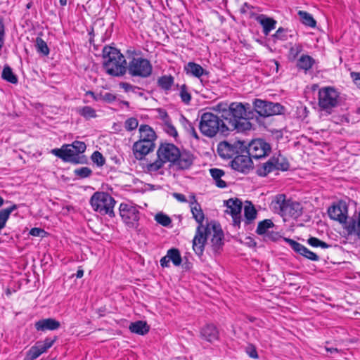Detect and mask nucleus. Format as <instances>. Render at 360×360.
<instances>
[{
    "instance_id": "19",
    "label": "nucleus",
    "mask_w": 360,
    "mask_h": 360,
    "mask_svg": "<svg viewBox=\"0 0 360 360\" xmlns=\"http://www.w3.org/2000/svg\"><path fill=\"white\" fill-rule=\"evenodd\" d=\"M194 159V155L190 151L179 150V155H177L176 160L172 165L180 170L188 169L193 164Z\"/></svg>"
},
{
    "instance_id": "41",
    "label": "nucleus",
    "mask_w": 360,
    "mask_h": 360,
    "mask_svg": "<svg viewBox=\"0 0 360 360\" xmlns=\"http://www.w3.org/2000/svg\"><path fill=\"white\" fill-rule=\"evenodd\" d=\"M77 112L86 120L96 117V110L91 106H83L77 108Z\"/></svg>"
},
{
    "instance_id": "42",
    "label": "nucleus",
    "mask_w": 360,
    "mask_h": 360,
    "mask_svg": "<svg viewBox=\"0 0 360 360\" xmlns=\"http://www.w3.org/2000/svg\"><path fill=\"white\" fill-rule=\"evenodd\" d=\"M45 352L41 346L36 342L35 345L30 347L27 352L26 358L27 360H34L39 357L41 354Z\"/></svg>"
},
{
    "instance_id": "63",
    "label": "nucleus",
    "mask_w": 360,
    "mask_h": 360,
    "mask_svg": "<svg viewBox=\"0 0 360 360\" xmlns=\"http://www.w3.org/2000/svg\"><path fill=\"white\" fill-rule=\"evenodd\" d=\"M172 195L176 200H177L178 201H179L181 202H187L186 198L184 194L179 193H173Z\"/></svg>"
},
{
    "instance_id": "53",
    "label": "nucleus",
    "mask_w": 360,
    "mask_h": 360,
    "mask_svg": "<svg viewBox=\"0 0 360 360\" xmlns=\"http://www.w3.org/2000/svg\"><path fill=\"white\" fill-rule=\"evenodd\" d=\"M138 120L135 117H130L124 122V127L129 131L136 129L138 127Z\"/></svg>"
},
{
    "instance_id": "33",
    "label": "nucleus",
    "mask_w": 360,
    "mask_h": 360,
    "mask_svg": "<svg viewBox=\"0 0 360 360\" xmlns=\"http://www.w3.org/2000/svg\"><path fill=\"white\" fill-rule=\"evenodd\" d=\"M129 328L133 333L144 335L148 333L150 326L146 321H137L135 322H131Z\"/></svg>"
},
{
    "instance_id": "11",
    "label": "nucleus",
    "mask_w": 360,
    "mask_h": 360,
    "mask_svg": "<svg viewBox=\"0 0 360 360\" xmlns=\"http://www.w3.org/2000/svg\"><path fill=\"white\" fill-rule=\"evenodd\" d=\"M120 215L123 222L129 228H137L139 220V211L131 205L121 203L119 207Z\"/></svg>"
},
{
    "instance_id": "3",
    "label": "nucleus",
    "mask_w": 360,
    "mask_h": 360,
    "mask_svg": "<svg viewBox=\"0 0 360 360\" xmlns=\"http://www.w3.org/2000/svg\"><path fill=\"white\" fill-rule=\"evenodd\" d=\"M224 126H226L224 120L212 112H205L201 115L199 129L200 132L207 137L212 138L217 134L229 135L230 133L229 129H226Z\"/></svg>"
},
{
    "instance_id": "2",
    "label": "nucleus",
    "mask_w": 360,
    "mask_h": 360,
    "mask_svg": "<svg viewBox=\"0 0 360 360\" xmlns=\"http://www.w3.org/2000/svg\"><path fill=\"white\" fill-rule=\"evenodd\" d=\"M103 67L105 72L113 77L123 76L127 72V61L117 49L105 46L102 51Z\"/></svg>"
},
{
    "instance_id": "57",
    "label": "nucleus",
    "mask_w": 360,
    "mask_h": 360,
    "mask_svg": "<svg viewBox=\"0 0 360 360\" xmlns=\"http://www.w3.org/2000/svg\"><path fill=\"white\" fill-rule=\"evenodd\" d=\"M302 51V46L300 44H295L290 49V53L293 56V58H295L299 53Z\"/></svg>"
},
{
    "instance_id": "40",
    "label": "nucleus",
    "mask_w": 360,
    "mask_h": 360,
    "mask_svg": "<svg viewBox=\"0 0 360 360\" xmlns=\"http://www.w3.org/2000/svg\"><path fill=\"white\" fill-rule=\"evenodd\" d=\"M291 30L288 28L279 27L276 32L271 35V39L274 43H276L278 41H286L288 38V33Z\"/></svg>"
},
{
    "instance_id": "48",
    "label": "nucleus",
    "mask_w": 360,
    "mask_h": 360,
    "mask_svg": "<svg viewBox=\"0 0 360 360\" xmlns=\"http://www.w3.org/2000/svg\"><path fill=\"white\" fill-rule=\"evenodd\" d=\"M68 146H71L77 155L83 153L86 149L85 143L79 141H75L71 144H68Z\"/></svg>"
},
{
    "instance_id": "27",
    "label": "nucleus",
    "mask_w": 360,
    "mask_h": 360,
    "mask_svg": "<svg viewBox=\"0 0 360 360\" xmlns=\"http://www.w3.org/2000/svg\"><path fill=\"white\" fill-rule=\"evenodd\" d=\"M139 141L144 143H155L157 136L152 127L147 124H142L139 127Z\"/></svg>"
},
{
    "instance_id": "17",
    "label": "nucleus",
    "mask_w": 360,
    "mask_h": 360,
    "mask_svg": "<svg viewBox=\"0 0 360 360\" xmlns=\"http://www.w3.org/2000/svg\"><path fill=\"white\" fill-rule=\"evenodd\" d=\"M232 169L241 173L247 174L253 168L252 158L250 155L237 154L231 162Z\"/></svg>"
},
{
    "instance_id": "39",
    "label": "nucleus",
    "mask_w": 360,
    "mask_h": 360,
    "mask_svg": "<svg viewBox=\"0 0 360 360\" xmlns=\"http://www.w3.org/2000/svg\"><path fill=\"white\" fill-rule=\"evenodd\" d=\"M89 93L92 95L95 101H102L107 103H111L115 101L117 99V96L115 94L110 92H105L104 94L101 93L98 95H95L94 93L92 91H89Z\"/></svg>"
},
{
    "instance_id": "46",
    "label": "nucleus",
    "mask_w": 360,
    "mask_h": 360,
    "mask_svg": "<svg viewBox=\"0 0 360 360\" xmlns=\"http://www.w3.org/2000/svg\"><path fill=\"white\" fill-rule=\"evenodd\" d=\"M182 124L184 125V127L186 130V131L194 139L196 140H199V136L198 133L195 131V127L193 124L187 119H186L184 117H183V122Z\"/></svg>"
},
{
    "instance_id": "60",
    "label": "nucleus",
    "mask_w": 360,
    "mask_h": 360,
    "mask_svg": "<svg viewBox=\"0 0 360 360\" xmlns=\"http://www.w3.org/2000/svg\"><path fill=\"white\" fill-rule=\"evenodd\" d=\"M45 231L40 228H32L30 231V234L32 236H42V233H45Z\"/></svg>"
},
{
    "instance_id": "24",
    "label": "nucleus",
    "mask_w": 360,
    "mask_h": 360,
    "mask_svg": "<svg viewBox=\"0 0 360 360\" xmlns=\"http://www.w3.org/2000/svg\"><path fill=\"white\" fill-rule=\"evenodd\" d=\"M255 20L262 26V32L265 36H268L271 31L276 28V25L277 24V21L276 20L268 17L264 14L258 15L255 18Z\"/></svg>"
},
{
    "instance_id": "28",
    "label": "nucleus",
    "mask_w": 360,
    "mask_h": 360,
    "mask_svg": "<svg viewBox=\"0 0 360 360\" xmlns=\"http://www.w3.org/2000/svg\"><path fill=\"white\" fill-rule=\"evenodd\" d=\"M345 232L347 236H356L360 239V210L358 218L350 217L346 222Z\"/></svg>"
},
{
    "instance_id": "34",
    "label": "nucleus",
    "mask_w": 360,
    "mask_h": 360,
    "mask_svg": "<svg viewBox=\"0 0 360 360\" xmlns=\"http://www.w3.org/2000/svg\"><path fill=\"white\" fill-rule=\"evenodd\" d=\"M210 173L218 188H224L227 186L226 182L221 179V177L225 174L224 170L218 168H212L210 169Z\"/></svg>"
},
{
    "instance_id": "4",
    "label": "nucleus",
    "mask_w": 360,
    "mask_h": 360,
    "mask_svg": "<svg viewBox=\"0 0 360 360\" xmlns=\"http://www.w3.org/2000/svg\"><path fill=\"white\" fill-rule=\"evenodd\" d=\"M340 94L333 86H323L319 89L318 105L320 110L330 115L340 105Z\"/></svg>"
},
{
    "instance_id": "64",
    "label": "nucleus",
    "mask_w": 360,
    "mask_h": 360,
    "mask_svg": "<svg viewBox=\"0 0 360 360\" xmlns=\"http://www.w3.org/2000/svg\"><path fill=\"white\" fill-rule=\"evenodd\" d=\"M169 261L170 260H169L168 256L166 255L165 257H163L160 259V263L161 266L163 268L169 267Z\"/></svg>"
},
{
    "instance_id": "1",
    "label": "nucleus",
    "mask_w": 360,
    "mask_h": 360,
    "mask_svg": "<svg viewBox=\"0 0 360 360\" xmlns=\"http://www.w3.org/2000/svg\"><path fill=\"white\" fill-rule=\"evenodd\" d=\"M217 108L221 112L220 117L226 122V126H224V128L229 129V132L234 130L243 132L251 129L252 124L248 115V110L250 108L248 103H232L228 108L226 105L220 103Z\"/></svg>"
},
{
    "instance_id": "35",
    "label": "nucleus",
    "mask_w": 360,
    "mask_h": 360,
    "mask_svg": "<svg viewBox=\"0 0 360 360\" xmlns=\"http://www.w3.org/2000/svg\"><path fill=\"white\" fill-rule=\"evenodd\" d=\"M174 82V77L171 75H162L158 79V86L165 91L171 90Z\"/></svg>"
},
{
    "instance_id": "54",
    "label": "nucleus",
    "mask_w": 360,
    "mask_h": 360,
    "mask_svg": "<svg viewBox=\"0 0 360 360\" xmlns=\"http://www.w3.org/2000/svg\"><path fill=\"white\" fill-rule=\"evenodd\" d=\"M164 164L165 162H162V160L158 158L156 161L147 165V169L150 172H157L163 167Z\"/></svg>"
},
{
    "instance_id": "14",
    "label": "nucleus",
    "mask_w": 360,
    "mask_h": 360,
    "mask_svg": "<svg viewBox=\"0 0 360 360\" xmlns=\"http://www.w3.org/2000/svg\"><path fill=\"white\" fill-rule=\"evenodd\" d=\"M209 233H210V230L208 226H197L195 235L193 239V250L198 256H201L203 254L205 245Z\"/></svg>"
},
{
    "instance_id": "8",
    "label": "nucleus",
    "mask_w": 360,
    "mask_h": 360,
    "mask_svg": "<svg viewBox=\"0 0 360 360\" xmlns=\"http://www.w3.org/2000/svg\"><path fill=\"white\" fill-rule=\"evenodd\" d=\"M252 105L254 110L260 117H264L281 115L285 110V108L279 103H274L259 98H255L252 102Z\"/></svg>"
},
{
    "instance_id": "13",
    "label": "nucleus",
    "mask_w": 360,
    "mask_h": 360,
    "mask_svg": "<svg viewBox=\"0 0 360 360\" xmlns=\"http://www.w3.org/2000/svg\"><path fill=\"white\" fill-rule=\"evenodd\" d=\"M242 143L240 141L230 143L228 141H221L217 145V154L224 160H229L234 158L242 151Z\"/></svg>"
},
{
    "instance_id": "12",
    "label": "nucleus",
    "mask_w": 360,
    "mask_h": 360,
    "mask_svg": "<svg viewBox=\"0 0 360 360\" xmlns=\"http://www.w3.org/2000/svg\"><path fill=\"white\" fill-rule=\"evenodd\" d=\"M348 207L347 203L343 200H340L336 204L333 205L328 209V214L331 219L338 221L342 224L345 231L346 222L349 221L347 217Z\"/></svg>"
},
{
    "instance_id": "23",
    "label": "nucleus",
    "mask_w": 360,
    "mask_h": 360,
    "mask_svg": "<svg viewBox=\"0 0 360 360\" xmlns=\"http://www.w3.org/2000/svg\"><path fill=\"white\" fill-rule=\"evenodd\" d=\"M37 331L55 330L60 327V323L53 318L40 319L34 323Z\"/></svg>"
},
{
    "instance_id": "51",
    "label": "nucleus",
    "mask_w": 360,
    "mask_h": 360,
    "mask_svg": "<svg viewBox=\"0 0 360 360\" xmlns=\"http://www.w3.org/2000/svg\"><path fill=\"white\" fill-rule=\"evenodd\" d=\"M155 219L158 224L163 226H168L172 223L170 217L163 213H158L155 215Z\"/></svg>"
},
{
    "instance_id": "31",
    "label": "nucleus",
    "mask_w": 360,
    "mask_h": 360,
    "mask_svg": "<svg viewBox=\"0 0 360 360\" xmlns=\"http://www.w3.org/2000/svg\"><path fill=\"white\" fill-rule=\"evenodd\" d=\"M315 63V60L311 56L303 54L297 60L296 66L299 70H302L307 73Z\"/></svg>"
},
{
    "instance_id": "55",
    "label": "nucleus",
    "mask_w": 360,
    "mask_h": 360,
    "mask_svg": "<svg viewBox=\"0 0 360 360\" xmlns=\"http://www.w3.org/2000/svg\"><path fill=\"white\" fill-rule=\"evenodd\" d=\"M5 34V25L4 23V20L0 17V51L4 45Z\"/></svg>"
},
{
    "instance_id": "6",
    "label": "nucleus",
    "mask_w": 360,
    "mask_h": 360,
    "mask_svg": "<svg viewBox=\"0 0 360 360\" xmlns=\"http://www.w3.org/2000/svg\"><path fill=\"white\" fill-rule=\"evenodd\" d=\"M290 166L287 158L280 153H275L266 162L257 167L256 173L259 176L265 177L274 171H288Z\"/></svg>"
},
{
    "instance_id": "5",
    "label": "nucleus",
    "mask_w": 360,
    "mask_h": 360,
    "mask_svg": "<svg viewBox=\"0 0 360 360\" xmlns=\"http://www.w3.org/2000/svg\"><path fill=\"white\" fill-rule=\"evenodd\" d=\"M115 202V199L106 192H96L90 198V205L95 212L110 217H115L113 209Z\"/></svg>"
},
{
    "instance_id": "61",
    "label": "nucleus",
    "mask_w": 360,
    "mask_h": 360,
    "mask_svg": "<svg viewBox=\"0 0 360 360\" xmlns=\"http://www.w3.org/2000/svg\"><path fill=\"white\" fill-rule=\"evenodd\" d=\"M247 352L250 357L252 359L258 358V354L255 347L252 346L251 347L248 348Z\"/></svg>"
},
{
    "instance_id": "22",
    "label": "nucleus",
    "mask_w": 360,
    "mask_h": 360,
    "mask_svg": "<svg viewBox=\"0 0 360 360\" xmlns=\"http://www.w3.org/2000/svg\"><path fill=\"white\" fill-rule=\"evenodd\" d=\"M200 335L202 340L209 342H214L219 340V332L216 326L209 323L200 329Z\"/></svg>"
},
{
    "instance_id": "56",
    "label": "nucleus",
    "mask_w": 360,
    "mask_h": 360,
    "mask_svg": "<svg viewBox=\"0 0 360 360\" xmlns=\"http://www.w3.org/2000/svg\"><path fill=\"white\" fill-rule=\"evenodd\" d=\"M165 125V131L166 132L173 136L176 137L178 136L177 131L176 130V128L174 127V125L172 124V122L167 123Z\"/></svg>"
},
{
    "instance_id": "30",
    "label": "nucleus",
    "mask_w": 360,
    "mask_h": 360,
    "mask_svg": "<svg viewBox=\"0 0 360 360\" xmlns=\"http://www.w3.org/2000/svg\"><path fill=\"white\" fill-rule=\"evenodd\" d=\"M194 202H190L191 211L193 217L198 224V226H203L202 223L205 219V214L201 208V205L198 202L196 198L193 197Z\"/></svg>"
},
{
    "instance_id": "29",
    "label": "nucleus",
    "mask_w": 360,
    "mask_h": 360,
    "mask_svg": "<svg viewBox=\"0 0 360 360\" xmlns=\"http://www.w3.org/2000/svg\"><path fill=\"white\" fill-rule=\"evenodd\" d=\"M302 214V205L295 201H292L290 199L287 205V208L284 213V217H289L293 219H297Z\"/></svg>"
},
{
    "instance_id": "21",
    "label": "nucleus",
    "mask_w": 360,
    "mask_h": 360,
    "mask_svg": "<svg viewBox=\"0 0 360 360\" xmlns=\"http://www.w3.org/2000/svg\"><path fill=\"white\" fill-rule=\"evenodd\" d=\"M290 199H287L285 194H278L274 197L270 209L275 213L283 217Z\"/></svg>"
},
{
    "instance_id": "47",
    "label": "nucleus",
    "mask_w": 360,
    "mask_h": 360,
    "mask_svg": "<svg viewBox=\"0 0 360 360\" xmlns=\"http://www.w3.org/2000/svg\"><path fill=\"white\" fill-rule=\"evenodd\" d=\"M179 96L181 101L185 104H189L191 101V95L188 92V86L186 84H182L180 87Z\"/></svg>"
},
{
    "instance_id": "58",
    "label": "nucleus",
    "mask_w": 360,
    "mask_h": 360,
    "mask_svg": "<svg viewBox=\"0 0 360 360\" xmlns=\"http://www.w3.org/2000/svg\"><path fill=\"white\" fill-rule=\"evenodd\" d=\"M350 77L356 86L360 89V72H350Z\"/></svg>"
},
{
    "instance_id": "37",
    "label": "nucleus",
    "mask_w": 360,
    "mask_h": 360,
    "mask_svg": "<svg viewBox=\"0 0 360 360\" xmlns=\"http://www.w3.org/2000/svg\"><path fill=\"white\" fill-rule=\"evenodd\" d=\"M297 14L300 16L302 24L310 27H316V22L310 13L307 11H299Z\"/></svg>"
},
{
    "instance_id": "52",
    "label": "nucleus",
    "mask_w": 360,
    "mask_h": 360,
    "mask_svg": "<svg viewBox=\"0 0 360 360\" xmlns=\"http://www.w3.org/2000/svg\"><path fill=\"white\" fill-rule=\"evenodd\" d=\"M57 340V337L53 336V338H46L44 341L37 342L44 352L52 347L54 342Z\"/></svg>"
},
{
    "instance_id": "43",
    "label": "nucleus",
    "mask_w": 360,
    "mask_h": 360,
    "mask_svg": "<svg viewBox=\"0 0 360 360\" xmlns=\"http://www.w3.org/2000/svg\"><path fill=\"white\" fill-rule=\"evenodd\" d=\"M36 49L37 51L44 56H46L49 54V48L47 46L46 42L41 37H37L36 39Z\"/></svg>"
},
{
    "instance_id": "26",
    "label": "nucleus",
    "mask_w": 360,
    "mask_h": 360,
    "mask_svg": "<svg viewBox=\"0 0 360 360\" xmlns=\"http://www.w3.org/2000/svg\"><path fill=\"white\" fill-rule=\"evenodd\" d=\"M212 229L214 233L211 238L212 248L214 252H218L224 245V233L219 226L216 224L212 226Z\"/></svg>"
},
{
    "instance_id": "20",
    "label": "nucleus",
    "mask_w": 360,
    "mask_h": 360,
    "mask_svg": "<svg viewBox=\"0 0 360 360\" xmlns=\"http://www.w3.org/2000/svg\"><path fill=\"white\" fill-rule=\"evenodd\" d=\"M155 146V143H144L139 140L136 141L132 147L135 158L139 160H143L146 155L154 150Z\"/></svg>"
},
{
    "instance_id": "38",
    "label": "nucleus",
    "mask_w": 360,
    "mask_h": 360,
    "mask_svg": "<svg viewBox=\"0 0 360 360\" xmlns=\"http://www.w3.org/2000/svg\"><path fill=\"white\" fill-rule=\"evenodd\" d=\"M167 255L174 266H179L181 264L182 258L180 251L177 248L169 249L167 252Z\"/></svg>"
},
{
    "instance_id": "15",
    "label": "nucleus",
    "mask_w": 360,
    "mask_h": 360,
    "mask_svg": "<svg viewBox=\"0 0 360 360\" xmlns=\"http://www.w3.org/2000/svg\"><path fill=\"white\" fill-rule=\"evenodd\" d=\"M177 155H179V149L173 143H161L158 151V158L162 160V162H175Z\"/></svg>"
},
{
    "instance_id": "49",
    "label": "nucleus",
    "mask_w": 360,
    "mask_h": 360,
    "mask_svg": "<svg viewBox=\"0 0 360 360\" xmlns=\"http://www.w3.org/2000/svg\"><path fill=\"white\" fill-rule=\"evenodd\" d=\"M91 161L96 164L98 167H102L105 163V159L98 150L94 151L91 156Z\"/></svg>"
},
{
    "instance_id": "50",
    "label": "nucleus",
    "mask_w": 360,
    "mask_h": 360,
    "mask_svg": "<svg viewBox=\"0 0 360 360\" xmlns=\"http://www.w3.org/2000/svg\"><path fill=\"white\" fill-rule=\"evenodd\" d=\"M75 176L80 179H84L90 176L92 174V170L87 167H83L74 170Z\"/></svg>"
},
{
    "instance_id": "62",
    "label": "nucleus",
    "mask_w": 360,
    "mask_h": 360,
    "mask_svg": "<svg viewBox=\"0 0 360 360\" xmlns=\"http://www.w3.org/2000/svg\"><path fill=\"white\" fill-rule=\"evenodd\" d=\"M121 88H122L126 92H128L134 89H136V86H134L131 84L127 82H122L120 84Z\"/></svg>"
},
{
    "instance_id": "59",
    "label": "nucleus",
    "mask_w": 360,
    "mask_h": 360,
    "mask_svg": "<svg viewBox=\"0 0 360 360\" xmlns=\"http://www.w3.org/2000/svg\"><path fill=\"white\" fill-rule=\"evenodd\" d=\"M159 116L160 118L164 122L165 124L172 122L168 113L165 110H159Z\"/></svg>"
},
{
    "instance_id": "18",
    "label": "nucleus",
    "mask_w": 360,
    "mask_h": 360,
    "mask_svg": "<svg viewBox=\"0 0 360 360\" xmlns=\"http://www.w3.org/2000/svg\"><path fill=\"white\" fill-rule=\"evenodd\" d=\"M284 240L295 252L311 261L319 260V257L315 252L309 250L302 244L290 238H285Z\"/></svg>"
},
{
    "instance_id": "36",
    "label": "nucleus",
    "mask_w": 360,
    "mask_h": 360,
    "mask_svg": "<svg viewBox=\"0 0 360 360\" xmlns=\"http://www.w3.org/2000/svg\"><path fill=\"white\" fill-rule=\"evenodd\" d=\"M1 77L4 80L13 84H15L18 82V77L13 73L11 68L7 65L3 68Z\"/></svg>"
},
{
    "instance_id": "10",
    "label": "nucleus",
    "mask_w": 360,
    "mask_h": 360,
    "mask_svg": "<svg viewBox=\"0 0 360 360\" xmlns=\"http://www.w3.org/2000/svg\"><path fill=\"white\" fill-rule=\"evenodd\" d=\"M247 153L252 159L259 160L267 157L271 151V146L263 139H256L252 140L248 145Z\"/></svg>"
},
{
    "instance_id": "44",
    "label": "nucleus",
    "mask_w": 360,
    "mask_h": 360,
    "mask_svg": "<svg viewBox=\"0 0 360 360\" xmlns=\"http://www.w3.org/2000/svg\"><path fill=\"white\" fill-rule=\"evenodd\" d=\"M274 226V224L271 219H264L259 221L256 230L258 235H263L267 232L269 228Z\"/></svg>"
},
{
    "instance_id": "9",
    "label": "nucleus",
    "mask_w": 360,
    "mask_h": 360,
    "mask_svg": "<svg viewBox=\"0 0 360 360\" xmlns=\"http://www.w3.org/2000/svg\"><path fill=\"white\" fill-rule=\"evenodd\" d=\"M51 153L65 162L77 165L86 164L88 162L85 155H77L72 148L68 146V144L63 145L60 148H53Z\"/></svg>"
},
{
    "instance_id": "45",
    "label": "nucleus",
    "mask_w": 360,
    "mask_h": 360,
    "mask_svg": "<svg viewBox=\"0 0 360 360\" xmlns=\"http://www.w3.org/2000/svg\"><path fill=\"white\" fill-rule=\"evenodd\" d=\"M307 243L311 247L321 248L322 249H326L332 246L331 245L328 244L327 243L320 240L319 238L312 236L309 237L307 239Z\"/></svg>"
},
{
    "instance_id": "25",
    "label": "nucleus",
    "mask_w": 360,
    "mask_h": 360,
    "mask_svg": "<svg viewBox=\"0 0 360 360\" xmlns=\"http://www.w3.org/2000/svg\"><path fill=\"white\" fill-rule=\"evenodd\" d=\"M184 72L186 75L200 79L203 75H208L209 72L205 70L200 65L195 62H188L184 66Z\"/></svg>"
},
{
    "instance_id": "16",
    "label": "nucleus",
    "mask_w": 360,
    "mask_h": 360,
    "mask_svg": "<svg viewBox=\"0 0 360 360\" xmlns=\"http://www.w3.org/2000/svg\"><path fill=\"white\" fill-rule=\"evenodd\" d=\"M224 204L228 209L226 212L232 217L233 225L239 228L242 221L241 210L243 203L241 200L238 198H230L224 201Z\"/></svg>"
},
{
    "instance_id": "7",
    "label": "nucleus",
    "mask_w": 360,
    "mask_h": 360,
    "mask_svg": "<svg viewBox=\"0 0 360 360\" xmlns=\"http://www.w3.org/2000/svg\"><path fill=\"white\" fill-rule=\"evenodd\" d=\"M127 71L131 77L147 78L152 74L153 66L146 58L133 57L127 65Z\"/></svg>"
},
{
    "instance_id": "32",
    "label": "nucleus",
    "mask_w": 360,
    "mask_h": 360,
    "mask_svg": "<svg viewBox=\"0 0 360 360\" xmlns=\"http://www.w3.org/2000/svg\"><path fill=\"white\" fill-rule=\"evenodd\" d=\"M248 205H245L244 207V226H248L257 217V210L251 202H247Z\"/></svg>"
}]
</instances>
